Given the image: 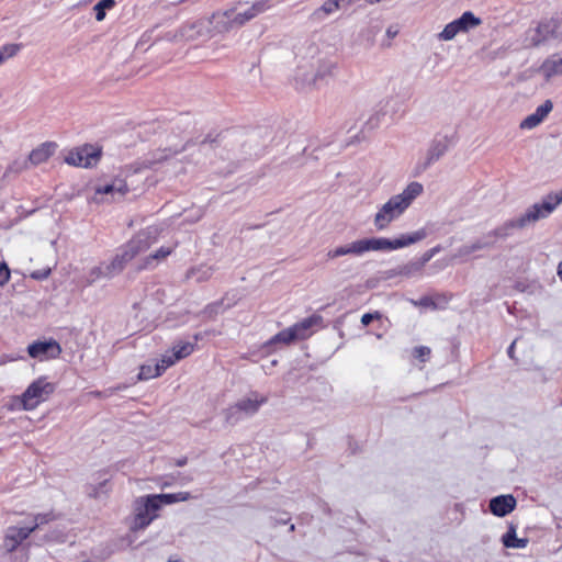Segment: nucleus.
Returning <instances> with one entry per match:
<instances>
[{
  "instance_id": "46",
  "label": "nucleus",
  "mask_w": 562,
  "mask_h": 562,
  "mask_svg": "<svg viewBox=\"0 0 562 562\" xmlns=\"http://www.w3.org/2000/svg\"><path fill=\"white\" fill-rule=\"evenodd\" d=\"M440 251V246L432 247L425 251L423 256L418 259V261L424 267L428 261L432 259V257Z\"/></svg>"
},
{
  "instance_id": "23",
  "label": "nucleus",
  "mask_w": 562,
  "mask_h": 562,
  "mask_svg": "<svg viewBox=\"0 0 562 562\" xmlns=\"http://www.w3.org/2000/svg\"><path fill=\"white\" fill-rule=\"evenodd\" d=\"M105 265L106 262H102L100 266L90 269V271L85 276V285H91L100 279H112L113 277Z\"/></svg>"
},
{
  "instance_id": "54",
  "label": "nucleus",
  "mask_w": 562,
  "mask_h": 562,
  "mask_svg": "<svg viewBox=\"0 0 562 562\" xmlns=\"http://www.w3.org/2000/svg\"><path fill=\"white\" fill-rule=\"evenodd\" d=\"M515 345H516V341H513L507 349V353H508L509 358H514Z\"/></svg>"
},
{
  "instance_id": "18",
  "label": "nucleus",
  "mask_w": 562,
  "mask_h": 562,
  "mask_svg": "<svg viewBox=\"0 0 562 562\" xmlns=\"http://www.w3.org/2000/svg\"><path fill=\"white\" fill-rule=\"evenodd\" d=\"M488 507L493 515L504 517L515 509L516 498L510 494L499 495L490 501Z\"/></svg>"
},
{
  "instance_id": "31",
  "label": "nucleus",
  "mask_w": 562,
  "mask_h": 562,
  "mask_svg": "<svg viewBox=\"0 0 562 562\" xmlns=\"http://www.w3.org/2000/svg\"><path fill=\"white\" fill-rule=\"evenodd\" d=\"M128 191L126 183L122 180L115 181L111 184H105L97 188L95 192L98 194H110V193H119L120 195H124Z\"/></svg>"
},
{
  "instance_id": "13",
  "label": "nucleus",
  "mask_w": 562,
  "mask_h": 562,
  "mask_svg": "<svg viewBox=\"0 0 562 562\" xmlns=\"http://www.w3.org/2000/svg\"><path fill=\"white\" fill-rule=\"evenodd\" d=\"M27 353L31 358L41 361L56 359L61 353L60 345L54 340L34 341L27 347Z\"/></svg>"
},
{
  "instance_id": "42",
  "label": "nucleus",
  "mask_w": 562,
  "mask_h": 562,
  "mask_svg": "<svg viewBox=\"0 0 562 562\" xmlns=\"http://www.w3.org/2000/svg\"><path fill=\"white\" fill-rule=\"evenodd\" d=\"M108 270L111 272L112 277L119 274L125 268L124 265L120 261L116 256L106 265Z\"/></svg>"
},
{
  "instance_id": "38",
  "label": "nucleus",
  "mask_w": 562,
  "mask_h": 562,
  "mask_svg": "<svg viewBox=\"0 0 562 562\" xmlns=\"http://www.w3.org/2000/svg\"><path fill=\"white\" fill-rule=\"evenodd\" d=\"M21 46L19 44H7L0 48V65L4 63L7 59L15 56L20 50Z\"/></svg>"
},
{
  "instance_id": "17",
  "label": "nucleus",
  "mask_w": 562,
  "mask_h": 562,
  "mask_svg": "<svg viewBox=\"0 0 562 562\" xmlns=\"http://www.w3.org/2000/svg\"><path fill=\"white\" fill-rule=\"evenodd\" d=\"M553 103L551 100H546L541 105H539L536 111L525 117L520 122V128L522 130H532L537 127L539 124L543 122V120L548 116V114L552 111Z\"/></svg>"
},
{
  "instance_id": "30",
  "label": "nucleus",
  "mask_w": 562,
  "mask_h": 562,
  "mask_svg": "<svg viewBox=\"0 0 562 562\" xmlns=\"http://www.w3.org/2000/svg\"><path fill=\"white\" fill-rule=\"evenodd\" d=\"M30 517L33 519V524L29 526V528H32V533L57 518L54 512L31 514Z\"/></svg>"
},
{
  "instance_id": "8",
  "label": "nucleus",
  "mask_w": 562,
  "mask_h": 562,
  "mask_svg": "<svg viewBox=\"0 0 562 562\" xmlns=\"http://www.w3.org/2000/svg\"><path fill=\"white\" fill-rule=\"evenodd\" d=\"M55 391V385L47 381L45 376H41L32 382L22 394V405L24 409L32 411L42 402L46 401Z\"/></svg>"
},
{
  "instance_id": "35",
  "label": "nucleus",
  "mask_w": 562,
  "mask_h": 562,
  "mask_svg": "<svg viewBox=\"0 0 562 562\" xmlns=\"http://www.w3.org/2000/svg\"><path fill=\"white\" fill-rule=\"evenodd\" d=\"M161 369L155 364H143L139 369L138 379L139 380H149L153 378H157L161 375Z\"/></svg>"
},
{
  "instance_id": "61",
  "label": "nucleus",
  "mask_w": 562,
  "mask_h": 562,
  "mask_svg": "<svg viewBox=\"0 0 562 562\" xmlns=\"http://www.w3.org/2000/svg\"><path fill=\"white\" fill-rule=\"evenodd\" d=\"M105 484H106V480H104L102 483H100L99 487L102 488L103 486H105Z\"/></svg>"
},
{
  "instance_id": "9",
  "label": "nucleus",
  "mask_w": 562,
  "mask_h": 562,
  "mask_svg": "<svg viewBox=\"0 0 562 562\" xmlns=\"http://www.w3.org/2000/svg\"><path fill=\"white\" fill-rule=\"evenodd\" d=\"M158 509L159 507L151 495L138 498L135 503L136 514L132 529H145L157 517Z\"/></svg>"
},
{
  "instance_id": "2",
  "label": "nucleus",
  "mask_w": 562,
  "mask_h": 562,
  "mask_svg": "<svg viewBox=\"0 0 562 562\" xmlns=\"http://www.w3.org/2000/svg\"><path fill=\"white\" fill-rule=\"evenodd\" d=\"M424 191L423 184L419 182H411L401 193L391 196L375 213L374 226L378 231H383L389 225L401 217L411 206L413 201Z\"/></svg>"
},
{
  "instance_id": "22",
  "label": "nucleus",
  "mask_w": 562,
  "mask_h": 562,
  "mask_svg": "<svg viewBox=\"0 0 562 562\" xmlns=\"http://www.w3.org/2000/svg\"><path fill=\"white\" fill-rule=\"evenodd\" d=\"M540 70L547 79L562 75V57L557 58L555 56H552L546 59L542 63Z\"/></svg>"
},
{
  "instance_id": "29",
  "label": "nucleus",
  "mask_w": 562,
  "mask_h": 562,
  "mask_svg": "<svg viewBox=\"0 0 562 562\" xmlns=\"http://www.w3.org/2000/svg\"><path fill=\"white\" fill-rule=\"evenodd\" d=\"M295 337H294V334L292 331V328L291 326L279 331L278 334H276L274 336H272L267 342H266V347H270L272 345H276V344H284V345H290L291 342L295 341Z\"/></svg>"
},
{
  "instance_id": "14",
  "label": "nucleus",
  "mask_w": 562,
  "mask_h": 562,
  "mask_svg": "<svg viewBox=\"0 0 562 562\" xmlns=\"http://www.w3.org/2000/svg\"><path fill=\"white\" fill-rule=\"evenodd\" d=\"M32 533V528L29 526L18 527L10 526L4 531L3 548L7 552H13L18 547L26 540Z\"/></svg>"
},
{
  "instance_id": "26",
  "label": "nucleus",
  "mask_w": 562,
  "mask_h": 562,
  "mask_svg": "<svg viewBox=\"0 0 562 562\" xmlns=\"http://www.w3.org/2000/svg\"><path fill=\"white\" fill-rule=\"evenodd\" d=\"M516 228H524V226L518 225V217L507 221L502 226L495 228L487 237L506 238L512 234V231Z\"/></svg>"
},
{
  "instance_id": "41",
  "label": "nucleus",
  "mask_w": 562,
  "mask_h": 562,
  "mask_svg": "<svg viewBox=\"0 0 562 562\" xmlns=\"http://www.w3.org/2000/svg\"><path fill=\"white\" fill-rule=\"evenodd\" d=\"M222 306L223 301H217L205 306L202 313L207 317H214L222 311Z\"/></svg>"
},
{
  "instance_id": "10",
  "label": "nucleus",
  "mask_w": 562,
  "mask_h": 562,
  "mask_svg": "<svg viewBox=\"0 0 562 562\" xmlns=\"http://www.w3.org/2000/svg\"><path fill=\"white\" fill-rule=\"evenodd\" d=\"M481 24V19L476 18L471 11H465L460 18L448 23L438 34L441 41H451L459 33H465Z\"/></svg>"
},
{
  "instance_id": "48",
  "label": "nucleus",
  "mask_w": 562,
  "mask_h": 562,
  "mask_svg": "<svg viewBox=\"0 0 562 562\" xmlns=\"http://www.w3.org/2000/svg\"><path fill=\"white\" fill-rule=\"evenodd\" d=\"M50 274V269L36 270L31 273V278L34 280H44Z\"/></svg>"
},
{
  "instance_id": "6",
  "label": "nucleus",
  "mask_w": 562,
  "mask_h": 562,
  "mask_svg": "<svg viewBox=\"0 0 562 562\" xmlns=\"http://www.w3.org/2000/svg\"><path fill=\"white\" fill-rule=\"evenodd\" d=\"M562 203V191L550 193L540 203H535L518 216V225L526 227L541 218L548 217Z\"/></svg>"
},
{
  "instance_id": "50",
  "label": "nucleus",
  "mask_w": 562,
  "mask_h": 562,
  "mask_svg": "<svg viewBox=\"0 0 562 562\" xmlns=\"http://www.w3.org/2000/svg\"><path fill=\"white\" fill-rule=\"evenodd\" d=\"M328 259H335L341 256H346L344 246L336 247L327 252Z\"/></svg>"
},
{
  "instance_id": "51",
  "label": "nucleus",
  "mask_w": 562,
  "mask_h": 562,
  "mask_svg": "<svg viewBox=\"0 0 562 562\" xmlns=\"http://www.w3.org/2000/svg\"><path fill=\"white\" fill-rule=\"evenodd\" d=\"M46 539L48 541H54V542H64L65 541V536L63 533L57 532V531H52V532H49L46 536Z\"/></svg>"
},
{
  "instance_id": "56",
  "label": "nucleus",
  "mask_w": 562,
  "mask_h": 562,
  "mask_svg": "<svg viewBox=\"0 0 562 562\" xmlns=\"http://www.w3.org/2000/svg\"><path fill=\"white\" fill-rule=\"evenodd\" d=\"M187 461H188V459H187L186 457H184V458H180V459H178V460L176 461V465H177V467H183V465H186V464H187Z\"/></svg>"
},
{
  "instance_id": "52",
  "label": "nucleus",
  "mask_w": 562,
  "mask_h": 562,
  "mask_svg": "<svg viewBox=\"0 0 562 562\" xmlns=\"http://www.w3.org/2000/svg\"><path fill=\"white\" fill-rule=\"evenodd\" d=\"M414 304L416 306H425V307H428V306H435V303L432 302V300L428 296H423L419 299V301L417 302H414Z\"/></svg>"
},
{
  "instance_id": "36",
  "label": "nucleus",
  "mask_w": 562,
  "mask_h": 562,
  "mask_svg": "<svg viewBox=\"0 0 562 562\" xmlns=\"http://www.w3.org/2000/svg\"><path fill=\"white\" fill-rule=\"evenodd\" d=\"M244 4H245L244 2L238 1L234 5L228 8V11L231 13L229 15H231L233 30L241 27L243 25L246 24V22L241 18L240 13L238 12V9H240Z\"/></svg>"
},
{
  "instance_id": "3",
  "label": "nucleus",
  "mask_w": 562,
  "mask_h": 562,
  "mask_svg": "<svg viewBox=\"0 0 562 562\" xmlns=\"http://www.w3.org/2000/svg\"><path fill=\"white\" fill-rule=\"evenodd\" d=\"M553 41H562V16L554 15L541 20L537 26L529 27L525 33L526 47H539Z\"/></svg>"
},
{
  "instance_id": "45",
  "label": "nucleus",
  "mask_w": 562,
  "mask_h": 562,
  "mask_svg": "<svg viewBox=\"0 0 562 562\" xmlns=\"http://www.w3.org/2000/svg\"><path fill=\"white\" fill-rule=\"evenodd\" d=\"M472 252L470 251V246L467 244V245H463L461 247H459L456 252L453 254L452 258L453 259H461V260H467L470 255Z\"/></svg>"
},
{
  "instance_id": "16",
  "label": "nucleus",
  "mask_w": 562,
  "mask_h": 562,
  "mask_svg": "<svg viewBox=\"0 0 562 562\" xmlns=\"http://www.w3.org/2000/svg\"><path fill=\"white\" fill-rule=\"evenodd\" d=\"M322 323L323 317L318 314H313L312 316L295 323L291 326V328L295 339L302 340L308 338L313 334L312 328L315 326H321Z\"/></svg>"
},
{
  "instance_id": "57",
  "label": "nucleus",
  "mask_w": 562,
  "mask_h": 562,
  "mask_svg": "<svg viewBox=\"0 0 562 562\" xmlns=\"http://www.w3.org/2000/svg\"><path fill=\"white\" fill-rule=\"evenodd\" d=\"M206 147H207V139H204V140L201 143V145H200V149H201V150H205V149H206Z\"/></svg>"
},
{
  "instance_id": "21",
  "label": "nucleus",
  "mask_w": 562,
  "mask_h": 562,
  "mask_svg": "<svg viewBox=\"0 0 562 562\" xmlns=\"http://www.w3.org/2000/svg\"><path fill=\"white\" fill-rule=\"evenodd\" d=\"M270 8L269 0H259L251 5L247 7L245 10L238 9L244 21L247 23L258 16L259 14L266 12Z\"/></svg>"
},
{
  "instance_id": "37",
  "label": "nucleus",
  "mask_w": 562,
  "mask_h": 562,
  "mask_svg": "<svg viewBox=\"0 0 562 562\" xmlns=\"http://www.w3.org/2000/svg\"><path fill=\"white\" fill-rule=\"evenodd\" d=\"M115 5L114 0H100L94 7L97 21H102L105 18L106 10L112 9Z\"/></svg>"
},
{
  "instance_id": "20",
  "label": "nucleus",
  "mask_w": 562,
  "mask_h": 562,
  "mask_svg": "<svg viewBox=\"0 0 562 562\" xmlns=\"http://www.w3.org/2000/svg\"><path fill=\"white\" fill-rule=\"evenodd\" d=\"M341 7V0H326L319 8L313 11L311 20L314 22H322Z\"/></svg>"
},
{
  "instance_id": "62",
  "label": "nucleus",
  "mask_w": 562,
  "mask_h": 562,
  "mask_svg": "<svg viewBox=\"0 0 562 562\" xmlns=\"http://www.w3.org/2000/svg\"><path fill=\"white\" fill-rule=\"evenodd\" d=\"M374 121V117L369 119L368 124H371Z\"/></svg>"
},
{
  "instance_id": "40",
  "label": "nucleus",
  "mask_w": 562,
  "mask_h": 562,
  "mask_svg": "<svg viewBox=\"0 0 562 562\" xmlns=\"http://www.w3.org/2000/svg\"><path fill=\"white\" fill-rule=\"evenodd\" d=\"M431 353V350L429 347L426 346H418L414 348L413 355L415 358L420 360L422 362H426Z\"/></svg>"
},
{
  "instance_id": "11",
  "label": "nucleus",
  "mask_w": 562,
  "mask_h": 562,
  "mask_svg": "<svg viewBox=\"0 0 562 562\" xmlns=\"http://www.w3.org/2000/svg\"><path fill=\"white\" fill-rule=\"evenodd\" d=\"M335 64L331 61L322 63L316 71L313 72H299L296 76V83L300 85V89L314 88L318 86V82L333 76Z\"/></svg>"
},
{
  "instance_id": "33",
  "label": "nucleus",
  "mask_w": 562,
  "mask_h": 562,
  "mask_svg": "<svg viewBox=\"0 0 562 562\" xmlns=\"http://www.w3.org/2000/svg\"><path fill=\"white\" fill-rule=\"evenodd\" d=\"M423 268L424 267L422 266V263L418 260L409 261L408 263L398 267V269L396 271L394 270L393 273H391V276L400 274V276L411 277L415 273L420 272Z\"/></svg>"
},
{
  "instance_id": "63",
  "label": "nucleus",
  "mask_w": 562,
  "mask_h": 562,
  "mask_svg": "<svg viewBox=\"0 0 562 562\" xmlns=\"http://www.w3.org/2000/svg\"><path fill=\"white\" fill-rule=\"evenodd\" d=\"M294 530V525H291L290 526V531H293Z\"/></svg>"
},
{
  "instance_id": "43",
  "label": "nucleus",
  "mask_w": 562,
  "mask_h": 562,
  "mask_svg": "<svg viewBox=\"0 0 562 562\" xmlns=\"http://www.w3.org/2000/svg\"><path fill=\"white\" fill-rule=\"evenodd\" d=\"M108 270L111 272L112 277L119 274L125 268L124 265L120 261L116 256L106 265Z\"/></svg>"
},
{
  "instance_id": "25",
  "label": "nucleus",
  "mask_w": 562,
  "mask_h": 562,
  "mask_svg": "<svg viewBox=\"0 0 562 562\" xmlns=\"http://www.w3.org/2000/svg\"><path fill=\"white\" fill-rule=\"evenodd\" d=\"M502 542L506 548L522 549L527 547L528 539L517 538L516 528L513 525H510L507 532L503 535Z\"/></svg>"
},
{
  "instance_id": "24",
  "label": "nucleus",
  "mask_w": 562,
  "mask_h": 562,
  "mask_svg": "<svg viewBox=\"0 0 562 562\" xmlns=\"http://www.w3.org/2000/svg\"><path fill=\"white\" fill-rule=\"evenodd\" d=\"M155 498L156 504L160 508L162 504L170 505L179 502H186L191 498V494L189 492H178L171 494H158L151 495Z\"/></svg>"
},
{
  "instance_id": "59",
  "label": "nucleus",
  "mask_w": 562,
  "mask_h": 562,
  "mask_svg": "<svg viewBox=\"0 0 562 562\" xmlns=\"http://www.w3.org/2000/svg\"><path fill=\"white\" fill-rule=\"evenodd\" d=\"M290 520L289 517L286 518H280L279 520H277L278 524H286L288 521Z\"/></svg>"
},
{
  "instance_id": "55",
  "label": "nucleus",
  "mask_w": 562,
  "mask_h": 562,
  "mask_svg": "<svg viewBox=\"0 0 562 562\" xmlns=\"http://www.w3.org/2000/svg\"><path fill=\"white\" fill-rule=\"evenodd\" d=\"M88 494L92 497H98L99 495V488L97 487H91L89 491H88Z\"/></svg>"
},
{
  "instance_id": "28",
  "label": "nucleus",
  "mask_w": 562,
  "mask_h": 562,
  "mask_svg": "<svg viewBox=\"0 0 562 562\" xmlns=\"http://www.w3.org/2000/svg\"><path fill=\"white\" fill-rule=\"evenodd\" d=\"M186 149V146H183L181 149L179 150H173L171 151V149H164V150H159L158 153L154 154L153 155V158L150 159H145L143 162H142V168H153L155 165L157 164H160L164 160L168 159V157L170 155H175L177 153H180L182 150Z\"/></svg>"
},
{
  "instance_id": "44",
  "label": "nucleus",
  "mask_w": 562,
  "mask_h": 562,
  "mask_svg": "<svg viewBox=\"0 0 562 562\" xmlns=\"http://www.w3.org/2000/svg\"><path fill=\"white\" fill-rule=\"evenodd\" d=\"M176 361H178V359H176V356L172 353L171 356H162L160 361H157L156 363L159 367V369H161V373H164L169 367L175 364Z\"/></svg>"
},
{
  "instance_id": "64",
  "label": "nucleus",
  "mask_w": 562,
  "mask_h": 562,
  "mask_svg": "<svg viewBox=\"0 0 562 562\" xmlns=\"http://www.w3.org/2000/svg\"><path fill=\"white\" fill-rule=\"evenodd\" d=\"M191 480H192V477H186L187 482H190Z\"/></svg>"
},
{
  "instance_id": "58",
  "label": "nucleus",
  "mask_w": 562,
  "mask_h": 562,
  "mask_svg": "<svg viewBox=\"0 0 562 562\" xmlns=\"http://www.w3.org/2000/svg\"><path fill=\"white\" fill-rule=\"evenodd\" d=\"M558 274L559 277L561 278L562 280V261L559 263V267H558Z\"/></svg>"
},
{
  "instance_id": "49",
  "label": "nucleus",
  "mask_w": 562,
  "mask_h": 562,
  "mask_svg": "<svg viewBox=\"0 0 562 562\" xmlns=\"http://www.w3.org/2000/svg\"><path fill=\"white\" fill-rule=\"evenodd\" d=\"M380 318V314L378 312L375 313H366L361 317V323L363 326H368L371 324L374 319Z\"/></svg>"
},
{
  "instance_id": "60",
  "label": "nucleus",
  "mask_w": 562,
  "mask_h": 562,
  "mask_svg": "<svg viewBox=\"0 0 562 562\" xmlns=\"http://www.w3.org/2000/svg\"><path fill=\"white\" fill-rule=\"evenodd\" d=\"M395 34H396V33H395V32L393 33V31H391V29H389V30H387V35H389V36H393V35H395Z\"/></svg>"
},
{
  "instance_id": "47",
  "label": "nucleus",
  "mask_w": 562,
  "mask_h": 562,
  "mask_svg": "<svg viewBox=\"0 0 562 562\" xmlns=\"http://www.w3.org/2000/svg\"><path fill=\"white\" fill-rule=\"evenodd\" d=\"M11 272L8 265L3 261L0 263V286L7 284L10 280Z\"/></svg>"
},
{
  "instance_id": "5",
  "label": "nucleus",
  "mask_w": 562,
  "mask_h": 562,
  "mask_svg": "<svg viewBox=\"0 0 562 562\" xmlns=\"http://www.w3.org/2000/svg\"><path fill=\"white\" fill-rule=\"evenodd\" d=\"M157 228L147 227L134 236L126 245H124L117 252L116 258L126 266L138 254L146 251L150 245L156 240Z\"/></svg>"
},
{
  "instance_id": "12",
  "label": "nucleus",
  "mask_w": 562,
  "mask_h": 562,
  "mask_svg": "<svg viewBox=\"0 0 562 562\" xmlns=\"http://www.w3.org/2000/svg\"><path fill=\"white\" fill-rule=\"evenodd\" d=\"M55 149H56L55 143H53V142L43 143L30 153L27 160H23L21 162L14 161V164L10 167V169L19 172V171L27 168L29 164L34 165V166L43 164L54 154Z\"/></svg>"
},
{
  "instance_id": "15",
  "label": "nucleus",
  "mask_w": 562,
  "mask_h": 562,
  "mask_svg": "<svg viewBox=\"0 0 562 562\" xmlns=\"http://www.w3.org/2000/svg\"><path fill=\"white\" fill-rule=\"evenodd\" d=\"M449 140L448 137H437L430 143L425 161L420 165L422 170L428 169L434 162L439 160L448 150Z\"/></svg>"
},
{
  "instance_id": "1",
  "label": "nucleus",
  "mask_w": 562,
  "mask_h": 562,
  "mask_svg": "<svg viewBox=\"0 0 562 562\" xmlns=\"http://www.w3.org/2000/svg\"><path fill=\"white\" fill-rule=\"evenodd\" d=\"M428 235V229L423 227L408 234H402L400 237L394 239H389L385 237H373L355 240L348 245H344V248L346 256H362L368 251H392L419 243L424 240Z\"/></svg>"
},
{
  "instance_id": "39",
  "label": "nucleus",
  "mask_w": 562,
  "mask_h": 562,
  "mask_svg": "<svg viewBox=\"0 0 562 562\" xmlns=\"http://www.w3.org/2000/svg\"><path fill=\"white\" fill-rule=\"evenodd\" d=\"M494 244V240H490V237H484L482 239H477L471 244H468L470 246V251L473 254L475 251L482 250L484 248H488Z\"/></svg>"
},
{
  "instance_id": "34",
  "label": "nucleus",
  "mask_w": 562,
  "mask_h": 562,
  "mask_svg": "<svg viewBox=\"0 0 562 562\" xmlns=\"http://www.w3.org/2000/svg\"><path fill=\"white\" fill-rule=\"evenodd\" d=\"M194 350V344L190 341H179L172 347L176 359L181 360L190 356Z\"/></svg>"
},
{
  "instance_id": "27",
  "label": "nucleus",
  "mask_w": 562,
  "mask_h": 562,
  "mask_svg": "<svg viewBox=\"0 0 562 562\" xmlns=\"http://www.w3.org/2000/svg\"><path fill=\"white\" fill-rule=\"evenodd\" d=\"M214 272V269L209 266H199L188 271L187 278L195 282H204L209 280Z\"/></svg>"
},
{
  "instance_id": "53",
  "label": "nucleus",
  "mask_w": 562,
  "mask_h": 562,
  "mask_svg": "<svg viewBox=\"0 0 562 562\" xmlns=\"http://www.w3.org/2000/svg\"><path fill=\"white\" fill-rule=\"evenodd\" d=\"M194 26H195L194 24L183 26L181 35L188 40L193 38V35L190 33V31H192L194 29Z\"/></svg>"
},
{
  "instance_id": "19",
  "label": "nucleus",
  "mask_w": 562,
  "mask_h": 562,
  "mask_svg": "<svg viewBox=\"0 0 562 562\" xmlns=\"http://www.w3.org/2000/svg\"><path fill=\"white\" fill-rule=\"evenodd\" d=\"M229 14L228 9L212 14L210 23L214 32L223 34L233 30Z\"/></svg>"
},
{
  "instance_id": "7",
  "label": "nucleus",
  "mask_w": 562,
  "mask_h": 562,
  "mask_svg": "<svg viewBox=\"0 0 562 562\" xmlns=\"http://www.w3.org/2000/svg\"><path fill=\"white\" fill-rule=\"evenodd\" d=\"M102 156V147L95 144H83L70 149L65 156V162L81 168H92Z\"/></svg>"
},
{
  "instance_id": "32",
  "label": "nucleus",
  "mask_w": 562,
  "mask_h": 562,
  "mask_svg": "<svg viewBox=\"0 0 562 562\" xmlns=\"http://www.w3.org/2000/svg\"><path fill=\"white\" fill-rule=\"evenodd\" d=\"M170 247H160L157 251L149 255L145 260L140 269H148L155 266V261H160L171 254Z\"/></svg>"
},
{
  "instance_id": "4",
  "label": "nucleus",
  "mask_w": 562,
  "mask_h": 562,
  "mask_svg": "<svg viewBox=\"0 0 562 562\" xmlns=\"http://www.w3.org/2000/svg\"><path fill=\"white\" fill-rule=\"evenodd\" d=\"M267 402L268 397L266 395L250 392L224 411L225 422L229 425H235L244 418L251 417Z\"/></svg>"
}]
</instances>
